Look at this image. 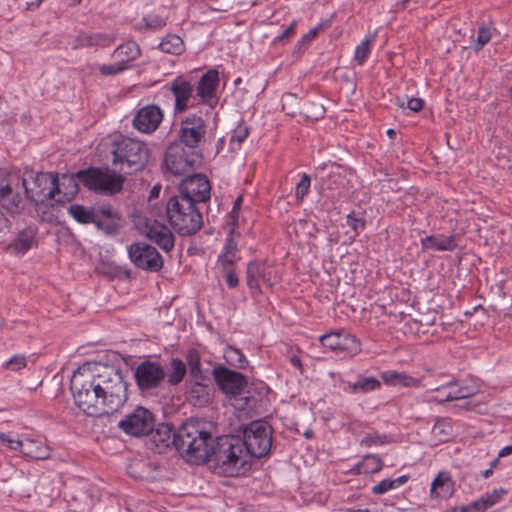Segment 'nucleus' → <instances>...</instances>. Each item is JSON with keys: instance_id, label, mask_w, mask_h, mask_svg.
<instances>
[{"instance_id": "nucleus-1", "label": "nucleus", "mask_w": 512, "mask_h": 512, "mask_svg": "<svg viewBox=\"0 0 512 512\" xmlns=\"http://www.w3.org/2000/svg\"><path fill=\"white\" fill-rule=\"evenodd\" d=\"M98 390L95 364L84 363L72 375L71 391L76 406L91 417L105 415L104 401Z\"/></svg>"}, {"instance_id": "nucleus-2", "label": "nucleus", "mask_w": 512, "mask_h": 512, "mask_svg": "<svg viewBox=\"0 0 512 512\" xmlns=\"http://www.w3.org/2000/svg\"><path fill=\"white\" fill-rule=\"evenodd\" d=\"M216 444V438L206 430L205 423L190 420L179 428L177 451L193 464L209 461Z\"/></svg>"}, {"instance_id": "nucleus-3", "label": "nucleus", "mask_w": 512, "mask_h": 512, "mask_svg": "<svg viewBox=\"0 0 512 512\" xmlns=\"http://www.w3.org/2000/svg\"><path fill=\"white\" fill-rule=\"evenodd\" d=\"M209 461L214 462V469L218 474L228 477L240 476L250 469L244 444L235 436L217 437Z\"/></svg>"}, {"instance_id": "nucleus-4", "label": "nucleus", "mask_w": 512, "mask_h": 512, "mask_svg": "<svg viewBox=\"0 0 512 512\" xmlns=\"http://www.w3.org/2000/svg\"><path fill=\"white\" fill-rule=\"evenodd\" d=\"M98 377V393L104 401L105 415L112 414L127 400V385L120 370L112 365L94 363Z\"/></svg>"}, {"instance_id": "nucleus-5", "label": "nucleus", "mask_w": 512, "mask_h": 512, "mask_svg": "<svg viewBox=\"0 0 512 512\" xmlns=\"http://www.w3.org/2000/svg\"><path fill=\"white\" fill-rule=\"evenodd\" d=\"M111 152L112 164L126 174L142 170L149 159L147 145L140 140L128 137L115 140Z\"/></svg>"}, {"instance_id": "nucleus-6", "label": "nucleus", "mask_w": 512, "mask_h": 512, "mask_svg": "<svg viewBox=\"0 0 512 512\" xmlns=\"http://www.w3.org/2000/svg\"><path fill=\"white\" fill-rule=\"evenodd\" d=\"M172 228L182 236L192 235L202 227V215L195 203L183 196H174L166 205Z\"/></svg>"}, {"instance_id": "nucleus-7", "label": "nucleus", "mask_w": 512, "mask_h": 512, "mask_svg": "<svg viewBox=\"0 0 512 512\" xmlns=\"http://www.w3.org/2000/svg\"><path fill=\"white\" fill-rule=\"evenodd\" d=\"M77 180L89 190L113 195L121 191L124 178L109 169L88 168L76 173Z\"/></svg>"}, {"instance_id": "nucleus-8", "label": "nucleus", "mask_w": 512, "mask_h": 512, "mask_svg": "<svg viewBox=\"0 0 512 512\" xmlns=\"http://www.w3.org/2000/svg\"><path fill=\"white\" fill-rule=\"evenodd\" d=\"M25 177V196L33 201L57 199L60 194L59 178L50 172H29Z\"/></svg>"}, {"instance_id": "nucleus-9", "label": "nucleus", "mask_w": 512, "mask_h": 512, "mask_svg": "<svg viewBox=\"0 0 512 512\" xmlns=\"http://www.w3.org/2000/svg\"><path fill=\"white\" fill-rule=\"evenodd\" d=\"M25 179L0 170V208L18 214L23 208Z\"/></svg>"}, {"instance_id": "nucleus-10", "label": "nucleus", "mask_w": 512, "mask_h": 512, "mask_svg": "<svg viewBox=\"0 0 512 512\" xmlns=\"http://www.w3.org/2000/svg\"><path fill=\"white\" fill-rule=\"evenodd\" d=\"M242 443L248 457L261 458L266 456L272 446L271 427L261 421H254L243 429Z\"/></svg>"}, {"instance_id": "nucleus-11", "label": "nucleus", "mask_w": 512, "mask_h": 512, "mask_svg": "<svg viewBox=\"0 0 512 512\" xmlns=\"http://www.w3.org/2000/svg\"><path fill=\"white\" fill-rule=\"evenodd\" d=\"M206 134L207 125L205 120L196 114L188 115L180 123L177 134L178 144L194 151L204 145Z\"/></svg>"}, {"instance_id": "nucleus-12", "label": "nucleus", "mask_w": 512, "mask_h": 512, "mask_svg": "<svg viewBox=\"0 0 512 512\" xmlns=\"http://www.w3.org/2000/svg\"><path fill=\"white\" fill-rule=\"evenodd\" d=\"M128 255L131 262L139 269L158 272L163 267V258L157 249L145 242H137L129 246Z\"/></svg>"}, {"instance_id": "nucleus-13", "label": "nucleus", "mask_w": 512, "mask_h": 512, "mask_svg": "<svg viewBox=\"0 0 512 512\" xmlns=\"http://www.w3.org/2000/svg\"><path fill=\"white\" fill-rule=\"evenodd\" d=\"M154 425V415L144 407H137L119 422L123 432L135 437L148 435Z\"/></svg>"}, {"instance_id": "nucleus-14", "label": "nucleus", "mask_w": 512, "mask_h": 512, "mask_svg": "<svg viewBox=\"0 0 512 512\" xmlns=\"http://www.w3.org/2000/svg\"><path fill=\"white\" fill-rule=\"evenodd\" d=\"M277 281L273 266L261 261H251L246 269L247 286L254 293L261 292V285L272 288Z\"/></svg>"}, {"instance_id": "nucleus-15", "label": "nucleus", "mask_w": 512, "mask_h": 512, "mask_svg": "<svg viewBox=\"0 0 512 512\" xmlns=\"http://www.w3.org/2000/svg\"><path fill=\"white\" fill-rule=\"evenodd\" d=\"M319 341L323 347L336 353H345L350 357L362 351L360 340L352 334L330 332L320 336Z\"/></svg>"}, {"instance_id": "nucleus-16", "label": "nucleus", "mask_w": 512, "mask_h": 512, "mask_svg": "<svg viewBox=\"0 0 512 512\" xmlns=\"http://www.w3.org/2000/svg\"><path fill=\"white\" fill-rule=\"evenodd\" d=\"M211 186L206 176L194 174L186 177L179 185V194L192 203L206 202L210 199Z\"/></svg>"}, {"instance_id": "nucleus-17", "label": "nucleus", "mask_w": 512, "mask_h": 512, "mask_svg": "<svg viewBox=\"0 0 512 512\" xmlns=\"http://www.w3.org/2000/svg\"><path fill=\"white\" fill-rule=\"evenodd\" d=\"M140 229L148 239L155 242L164 251L169 252L173 249L174 235L164 223L152 217H146L143 219Z\"/></svg>"}, {"instance_id": "nucleus-18", "label": "nucleus", "mask_w": 512, "mask_h": 512, "mask_svg": "<svg viewBox=\"0 0 512 512\" xmlns=\"http://www.w3.org/2000/svg\"><path fill=\"white\" fill-rule=\"evenodd\" d=\"M166 372L157 362L144 361L135 370V380L140 390H151L160 386Z\"/></svg>"}, {"instance_id": "nucleus-19", "label": "nucleus", "mask_w": 512, "mask_h": 512, "mask_svg": "<svg viewBox=\"0 0 512 512\" xmlns=\"http://www.w3.org/2000/svg\"><path fill=\"white\" fill-rule=\"evenodd\" d=\"M213 375L220 389L230 397L239 396L247 384L245 377L241 373L232 371L224 366L214 368Z\"/></svg>"}, {"instance_id": "nucleus-20", "label": "nucleus", "mask_w": 512, "mask_h": 512, "mask_svg": "<svg viewBox=\"0 0 512 512\" xmlns=\"http://www.w3.org/2000/svg\"><path fill=\"white\" fill-rule=\"evenodd\" d=\"M169 91L174 96V114H181L193 107L194 85L184 76L176 77L169 84Z\"/></svg>"}, {"instance_id": "nucleus-21", "label": "nucleus", "mask_w": 512, "mask_h": 512, "mask_svg": "<svg viewBox=\"0 0 512 512\" xmlns=\"http://www.w3.org/2000/svg\"><path fill=\"white\" fill-rule=\"evenodd\" d=\"M165 166L174 175H182L194 168L195 159L186 155L182 145L171 143L165 154Z\"/></svg>"}, {"instance_id": "nucleus-22", "label": "nucleus", "mask_w": 512, "mask_h": 512, "mask_svg": "<svg viewBox=\"0 0 512 512\" xmlns=\"http://www.w3.org/2000/svg\"><path fill=\"white\" fill-rule=\"evenodd\" d=\"M162 119V110L158 106L151 104L138 110L133 119V125L140 132L152 133L159 127Z\"/></svg>"}, {"instance_id": "nucleus-23", "label": "nucleus", "mask_w": 512, "mask_h": 512, "mask_svg": "<svg viewBox=\"0 0 512 512\" xmlns=\"http://www.w3.org/2000/svg\"><path fill=\"white\" fill-rule=\"evenodd\" d=\"M150 433V441L157 453H164L171 446L177 449L179 431L175 432L172 425L161 423Z\"/></svg>"}, {"instance_id": "nucleus-24", "label": "nucleus", "mask_w": 512, "mask_h": 512, "mask_svg": "<svg viewBox=\"0 0 512 512\" xmlns=\"http://www.w3.org/2000/svg\"><path fill=\"white\" fill-rule=\"evenodd\" d=\"M219 85V74L212 69L206 72L199 80L196 94L203 103L211 104Z\"/></svg>"}, {"instance_id": "nucleus-25", "label": "nucleus", "mask_w": 512, "mask_h": 512, "mask_svg": "<svg viewBox=\"0 0 512 512\" xmlns=\"http://www.w3.org/2000/svg\"><path fill=\"white\" fill-rule=\"evenodd\" d=\"M454 481L448 472L441 471L431 483L429 496L431 499H447L454 493Z\"/></svg>"}, {"instance_id": "nucleus-26", "label": "nucleus", "mask_w": 512, "mask_h": 512, "mask_svg": "<svg viewBox=\"0 0 512 512\" xmlns=\"http://www.w3.org/2000/svg\"><path fill=\"white\" fill-rule=\"evenodd\" d=\"M433 390L443 393L442 398L432 399L433 401L439 403L468 398L474 394L470 388L466 386H460L457 381H449L439 387H436Z\"/></svg>"}, {"instance_id": "nucleus-27", "label": "nucleus", "mask_w": 512, "mask_h": 512, "mask_svg": "<svg viewBox=\"0 0 512 512\" xmlns=\"http://www.w3.org/2000/svg\"><path fill=\"white\" fill-rule=\"evenodd\" d=\"M21 453L32 460H46L51 456V448L40 439L24 438Z\"/></svg>"}, {"instance_id": "nucleus-28", "label": "nucleus", "mask_w": 512, "mask_h": 512, "mask_svg": "<svg viewBox=\"0 0 512 512\" xmlns=\"http://www.w3.org/2000/svg\"><path fill=\"white\" fill-rule=\"evenodd\" d=\"M94 217L95 221L93 224H95L98 229L105 231L107 234L116 232L119 225V217L111 208H98V212Z\"/></svg>"}, {"instance_id": "nucleus-29", "label": "nucleus", "mask_w": 512, "mask_h": 512, "mask_svg": "<svg viewBox=\"0 0 512 512\" xmlns=\"http://www.w3.org/2000/svg\"><path fill=\"white\" fill-rule=\"evenodd\" d=\"M381 378L387 385L403 386V387H420L421 379L414 378L405 372H397L393 370L384 371Z\"/></svg>"}, {"instance_id": "nucleus-30", "label": "nucleus", "mask_w": 512, "mask_h": 512, "mask_svg": "<svg viewBox=\"0 0 512 512\" xmlns=\"http://www.w3.org/2000/svg\"><path fill=\"white\" fill-rule=\"evenodd\" d=\"M423 248L436 251H452L456 248L454 235H431L421 240Z\"/></svg>"}, {"instance_id": "nucleus-31", "label": "nucleus", "mask_w": 512, "mask_h": 512, "mask_svg": "<svg viewBox=\"0 0 512 512\" xmlns=\"http://www.w3.org/2000/svg\"><path fill=\"white\" fill-rule=\"evenodd\" d=\"M237 261V242L233 238V232L227 238L223 251L218 257V266L221 270L234 268Z\"/></svg>"}, {"instance_id": "nucleus-32", "label": "nucleus", "mask_w": 512, "mask_h": 512, "mask_svg": "<svg viewBox=\"0 0 512 512\" xmlns=\"http://www.w3.org/2000/svg\"><path fill=\"white\" fill-rule=\"evenodd\" d=\"M35 237L36 230L32 227H27L19 232L17 238L8 245L7 249L23 254L34 245Z\"/></svg>"}, {"instance_id": "nucleus-33", "label": "nucleus", "mask_w": 512, "mask_h": 512, "mask_svg": "<svg viewBox=\"0 0 512 512\" xmlns=\"http://www.w3.org/2000/svg\"><path fill=\"white\" fill-rule=\"evenodd\" d=\"M188 394L193 404L197 406L207 405L212 399L211 387L198 381L191 385Z\"/></svg>"}, {"instance_id": "nucleus-34", "label": "nucleus", "mask_w": 512, "mask_h": 512, "mask_svg": "<svg viewBox=\"0 0 512 512\" xmlns=\"http://www.w3.org/2000/svg\"><path fill=\"white\" fill-rule=\"evenodd\" d=\"M380 387L381 383L377 378L359 376L356 382L348 384L346 391L352 394L367 393Z\"/></svg>"}, {"instance_id": "nucleus-35", "label": "nucleus", "mask_w": 512, "mask_h": 512, "mask_svg": "<svg viewBox=\"0 0 512 512\" xmlns=\"http://www.w3.org/2000/svg\"><path fill=\"white\" fill-rule=\"evenodd\" d=\"M506 494V489H495L491 493H486L482 495L478 500L474 501L472 508H475L477 512H484L488 508L497 504Z\"/></svg>"}, {"instance_id": "nucleus-36", "label": "nucleus", "mask_w": 512, "mask_h": 512, "mask_svg": "<svg viewBox=\"0 0 512 512\" xmlns=\"http://www.w3.org/2000/svg\"><path fill=\"white\" fill-rule=\"evenodd\" d=\"M77 177L75 175L63 174L59 179L60 194L63 193V198H57L56 201L72 199L78 192Z\"/></svg>"}, {"instance_id": "nucleus-37", "label": "nucleus", "mask_w": 512, "mask_h": 512, "mask_svg": "<svg viewBox=\"0 0 512 512\" xmlns=\"http://www.w3.org/2000/svg\"><path fill=\"white\" fill-rule=\"evenodd\" d=\"M69 214L81 224L94 223L98 208H87L83 205L73 204L68 208Z\"/></svg>"}, {"instance_id": "nucleus-38", "label": "nucleus", "mask_w": 512, "mask_h": 512, "mask_svg": "<svg viewBox=\"0 0 512 512\" xmlns=\"http://www.w3.org/2000/svg\"><path fill=\"white\" fill-rule=\"evenodd\" d=\"M140 48L136 42H127L125 44L119 45L113 52V56L125 61V64L128 65L130 61L137 59L140 56Z\"/></svg>"}, {"instance_id": "nucleus-39", "label": "nucleus", "mask_w": 512, "mask_h": 512, "mask_svg": "<svg viewBox=\"0 0 512 512\" xmlns=\"http://www.w3.org/2000/svg\"><path fill=\"white\" fill-rule=\"evenodd\" d=\"M159 48L165 53L178 55L184 50V44L179 36L168 35L160 42Z\"/></svg>"}, {"instance_id": "nucleus-40", "label": "nucleus", "mask_w": 512, "mask_h": 512, "mask_svg": "<svg viewBox=\"0 0 512 512\" xmlns=\"http://www.w3.org/2000/svg\"><path fill=\"white\" fill-rule=\"evenodd\" d=\"M224 358L229 365L239 369H244L248 365V361L243 353L233 346H229L225 349Z\"/></svg>"}, {"instance_id": "nucleus-41", "label": "nucleus", "mask_w": 512, "mask_h": 512, "mask_svg": "<svg viewBox=\"0 0 512 512\" xmlns=\"http://www.w3.org/2000/svg\"><path fill=\"white\" fill-rule=\"evenodd\" d=\"M171 369L167 373L168 383L170 385H178L186 374V365L180 359H172Z\"/></svg>"}, {"instance_id": "nucleus-42", "label": "nucleus", "mask_w": 512, "mask_h": 512, "mask_svg": "<svg viewBox=\"0 0 512 512\" xmlns=\"http://www.w3.org/2000/svg\"><path fill=\"white\" fill-rule=\"evenodd\" d=\"M113 42H114L113 36L107 35V34H101V33L89 35L83 39V44L88 45V46L106 47V46H110Z\"/></svg>"}, {"instance_id": "nucleus-43", "label": "nucleus", "mask_w": 512, "mask_h": 512, "mask_svg": "<svg viewBox=\"0 0 512 512\" xmlns=\"http://www.w3.org/2000/svg\"><path fill=\"white\" fill-rule=\"evenodd\" d=\"M383 467L382 460L376 455H367L362 462L364 473L374 474L379 472Z\"/></svg>"}, {"instance_id": "nucleus-44", "label": "nucleus", "mask_w": 512, "mask_h": 512, "mask_svg": "<svg viewBox=\"0 0 512 512\" xmlns=\"http://www.w3.org/2000/svg\"><path fill=\"white\" fill-rule=\"evenodd\" d=\"M311 186V178L308 174L303 173L299 183L296 186L295 196L298 202H302L308 194Z\"/></svg>"}, {"instance_id": "nucleus-45", "label": "nucleus", "mask_w": 512, "mask_h": 512, "mask_svg": "<svg viewBox=\"0 0 512 512\" xmlns=\"http://www.w3.org/2000/svg\"><path fill=\"white\" fill-rule=\"evenodd\" d=\"M0 442L6 445L9 449L14 451H22L23 439L20 440L14 437L11 433H1L0 432Z\"/></svg>"}, {"instance_id": "nucleus-46", "label": "nucleus", "mask_w": 512, "mask_h": 512, "mask_svg": "<svg viewBox=\"0 0 512 512\" xmlns=\"http://www.w3.org/2000/svg\"><path fill=\"white\" fill-rule=\"evenodd\" d=\"M385 443H387V436L378 433H369L361 440V445L366 447L379 446Z\"/></svg>"}, {"instance_id": "nucleus-47", "label": "nucleus", "mask_w": 512, "mask_h": 512, "mask_svg": "<svg viewBox=\"0 0 512 512\" xmlns=\"http://www.w3.org/2000/svg\"><path fill=\"white\" fill-rule=\"evenodd\" d=\"M370 44L371 41L369 39H365L356 47L355 60L359 64H362L368 57L370 53Z\"/></svg>"}, {"instance_id": "nucleus-48", "label": "nucleus", "mask_w": 512, "mask_h": 512, "mask_svg": "<svg viewBox=\"0 0 512 512\" xmlns=\"http://www.w3.org/2000/svg\"><path fill=\"white\" fill-rule=\"evenodd\" d=\"M128 67L129 66L125 64V61L121 60L117 64L102 65L99 70L102 75H115L128 69Z\"/></svg>"}, {"instance_id": "nucleus-49", "label": "nucleus", "mask_w": 512, "mask_h": 512, "mask_svg": "<svg viewBox=\"0 0 512 512\" xmlns=\"http://www.w3.org/2000/svg\"><path fill=\"white\" fill-rule=\"evenodd\" d=\"M190 373L192 377L198 379L200 375V358L194 351L190 352L187 357Z\"/></svg>"}, {"instance_id": "nucleus-50", "label": "nucleus", "mask_w": 512, "mask_h": 512, "mask_svg": "<svg viewBox=\"0 0 512 512\" xmlns=\"http://www.w3.org/2000/svg\"><path fill=\"white\" fill-rule=\"evenodd\" d=\"M248 134L249 131L247 126L240 124L233 131V134L230 138V143H237L238 145H240L247 138Z\"/></svg>"}, {"instance_id": "nucleus-51", "label": "nucleus", "mask_w": 512, "mask_h": 512, "mask_svg": "<svg viewBox=\"0 0 512 512\" xmlns=\"http://www.w3.org/2000/svg\"><path fill=\"white\" fill-rule=\"evenodd\" d=\"M145 22V27L149 29L158 30L163 28L166 25L165 19L158 15H149L143 19Z\"/></svg>"}, {"instance_id": "nucleus-52", "label": "nucleus", "mask_w": 512, "mask_h": 512, "mask_svg": "<svg viewBox=\"0 0 512 512\" xmlns=\"http://www.w3.org/2000/svg\"><path fill=\"white\" fill-rule=\"evenodd\" d=\"M223 277L229 288H236L239 284L238 275L235 272L234 268H229L227 270H221Z\"/></svg>"}, {"instance_id": "nucleus-53", "label": "nucleus", "mask_w": 512, "mask_h": 512, "mask_svg": "<svg viewBox=\"0 0 512 512\" xmlns=\"http://www.w3.org/2000/svg\"><path fill=\"white\" fill-rule=\"evenodd\" d=\"M491 39V32L488 28L482 26L478 30L477 36V50H480L485 44H487Z\"/></svg>"}, {"instance_id": "nucleus-54", "label": "nucleus", "mask_w": 512, "mask_h": 512, "mask_svg": "<svg viewBox=\"0 0 512 512\" xmlns=\"http://www.w3.org/2000/svg\"><path fill=\"white\" fill-rule=\"evenodd\" d=\"M394 489L392 480L390 479H384L377 485L373 486L372 492L374 494H384L388 492L389 490Z\"/></svg>"}, {"instance_id": "nucleus-55", "label": "nucleus", "mask_w": 512, "mask_h": 512, "mask_svg": "<svg viewBox=\"0 0 512 512\" xmlns=\"http://www.w3.org/2000/svg\"><path fill=\"white\" fill-rule=\"evenodd\" d=\"M347 225L355 232V235H358L364 228V223L356 218L353 213L347 216Z\"/></svg>"}, {"instance_id": "nucleus-56", "label": "nucleus", "mask_w": 512, "mask_h": 512, "mask_svg": "<svg viewBox=\"0 0 512 512\" xmlns=\"http://www.w3.org/2000/svg\"><path fill=\"white\" fill-rule=\"evenodd\" d=\"M26 366V358L24 356H14L10 359L8 362V367L13 370L17 371Z\"/></svg>"}, {"instance_id": "nucleus-57", "label": "nucleus", "mask_w": 512, "mask_h": 512, "mask_svg": "<svg viewBox=\"0 0 512 512\" xmlns=\"http://www.w3.org/2000/svg\"><path fill=\"white\" fill-rule=\"evenodd\" d=\"M424 105V101L421 98H411L407 102V107L413 112H419Z\"/></svg>"}, {"instance_id": "nucleus-58", "label": "nucleus", "mask_w": 512, "mask_h": 512, "mask_svg": "<svg viewBox=\"0 0 512 512\" xmlns=\"http://www.w3.org/2000/svg\"><path fill=\"white\" fill-rule=\"evenodd\" d=\"M10 220L0 212V234L5 235L10 231Z\"/></svg>"}, {"instance_id": "nucleus-59", "label": "nucleus", "mask_w": 512, "mask_h": 512, "mask_svg": "<svg viewBox=\"0 0 512 512\" xmlns=\"http://www.w3.org/2000/svg\"><path fill=\"white\" fill-rule=\"evenodd\" d=\"M305 114L308 118L319 119L324 114V108L322 106H317L315 111L309 112V110H307Z\"/></svg>"}, {"instance_id": "nucleus-60", "label": "nucleus", "mask_w": 512, "mask_h": 512, "mask_svg": "<svg viewBox=\"0 0 512 512\" xmlns=\"http://www.w3.org/2000/svg\"><path fill=\"white\" fill-rule=\"evenodd\" d=\"M290 362L295 368H297L300 371V373H303V365L298 356H296V355L291 356Z\"/></svg>"}, {"instance_id": "nucleus-61", "label": "nucleus", "mask_w": 512, "mask_h": 512, "mask_svg": "<svg viewBox=\"0 0 512 512\" xmlns=\"http://www.w3.org/2000/svg\"><path fill=\"white\" fill-rule=\"evenodd\" d=\"M295 26H296V22L293 21L290 24V26L281 34V36L279 38L284 39V38L288 37L289 35H291L292 33H294Z\"/></svg>"}, {"instance_id": "nucleus-62", "label": "nucleus", "mask_w": 512, "mask_h": 512, "mask_svg": "<svg viewBox=\"0 0 512 512\" xmlns=\"http://www.w3.org/2000/svg\"><path fill=\"white\" fill-rule=\"evenodd\" d=\"M407 480H408V477L406 475L400 476V477L392 480L393 487L394 488L399 487V486L403 485L404 483H406Z\"/></svg>"}, {"instance_id": "nucleus-63", "label": "nucleus", "mask_w": 512, "mask_h": 512, "mask_svg": "<svg viewBox=\"0 0 512 512\" xmlns=\"http://www.w3.org/2000/svg\"><path fill=\"white\" fill-rule=\"evenodd\" d=\"M510 454H512V445H508L502 448L498 454V458L506 457Z\"/></svg>"}, {"instance_id": "nucleus-64", "label": "nucleus", "mask_w": 512, "mask_h": 512, "mask_svg": "<svg viewBox=\"0 0 512 512\" xmlns=\"http://www.w3.org/2000/svg\"><path fill=\"white\" fill-rule=\"evenodd\" d=\"M473 506V503L467 505V506H463L460 508L461 512H477V510L475 508H472Z\"/></svg>"}]
</instances>
